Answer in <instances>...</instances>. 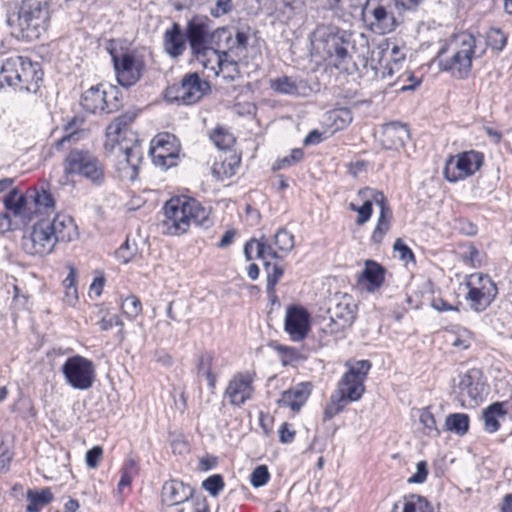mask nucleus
<instances>
[{"instance_id": "13", "label": "nucleus", "mask_w": 512, "mask_h": 512, "mask_svg": "<svg viewBox=\"0 0 512 512\" xmlns=\"http://www.w3.org/2000/svg\"><path fill=\"white\" fill-rule=\"evenodd\" d=\"M61 371L66 383L77 390L90 389L96 377L93 362L81 355L67 358L62 365Z\"/></svg>"}, {"instance_id": "17", "label": "nucleus", "mask_w": 512, "mask_h": 512, "mask_svg": "<svg viewBox=\"0 0 512 512\" xmlns=\"http://www.w3.org/2000/svg\"><path fill=\"white\" fill-rule=\"evenodd\" d=\"M112 61L118 83L125 88L135 85L142 77L145 63L131 53L120 56L112 54Z\"/></svg>"}, {"instance_id": "19", "label": "nucleus", "mask_w": 512, "mask_h": 512, "mask_svg": "<svg viewBox=\"0 0 512 512\" xmlns=\"http://www.w3.org/2000/svg\"><path fill=\"white\" fill-rule=\"evenodd\" d=\"M233 32L231 29L226 27H220L212 31L209 37V54L212 53L216 58V69L214 66L211 67L215 71L216 75L228 66H236L234 61L228 60V51L231 50Z\"/></svg>"}, {"instance_id": "52", "label": "nucleus", "mask_w": 512, "mask_h": 512, "mask_svg": "<svg viewBox=\"0 0 512 512\" xmlns=\"http://www.w3.org/2000/svg\"><path fill=\"white\" fill-rule=\"evenodd\" d=\"M121 309L129 319H135L142 312V303L138 297L130 295L122 301Z\"/></svg>"}, {"instance_id": "22", "label": "nucleus", "mask_w": 512, "mask_h": 512, "mask_svg": "<svg viewBox=\"0 0 512 512\" xmlns=\"http://www.w3.org/2000/svg\"><path fill=\"white\" fill-rule=\"evenodd\" d=\"M284 329L291 340H304L310 331V314L300 305L289 306L286 310Z\"/></svg>"}, {"instance_id": "27", "label": "nucleus", "mask_w": 512, "mask_h": 512, "mask_svg": "<svg viewBox=\"0 0 512 512\" xmlns=\"http://www.w3.org/2000/svg\"><path fill=\"white\" fill-rule=\"evenodd\" d=\"M115 147H117L120 153L119 158L131 168L132 173L130 178L133 180L138 174L139 165L142 162V149L137 138H130L129 140L116 141Z\"/></svg>"}, {"instance_id": "28", "label": "nucleus", "mask_w": 512, "mask_h": 512, "mask_svg": "<svg viewBox=\"0 0 512 512\" xmlns=\"http://www.w3.org/2000/svg\"><path fill=\"white\" fill-rule=\"evenodd\" d=\"M185 32L179 23L173 22L163 35V49L171 58L177 59L182 56L187 47Z\"/></svg>"}, {"instance_id": "47", "label": "nucleus", "mask_w": 512, "mask_h": 512, "mask_svg": "<svg viewBox=\"0 0 512 512\" xmlns=\"http://www.w3.org/2000/svg\"><path fill=\"white\" fill-rule=\"evenodd\" d=\"M347 403L348 402L343 399V396H339L336 393H333L330 397L329 403L325 407L323 420L329 421L334 418L344 410Z\"/></svg>"}, {"instance_id": "48", "label": "nucleus", "mask_w": 512, "mask_h": 512, "mask_svg": "<svg viewBox=\"0 0 512 512\" xmlns=\"http://www.w3.org/2000/svg\"><path fill=\"white\" fill-rule=\"evenodd\" d=\"M375 4L380 8L388 11L389 13H393L392 16H395L396 19L404 22L405 16V5L404 0H374Z\"/></svg>"}, {"instance_id": "53", "label": "nucleus", "mask_w": 512, "mask_h": 512, "mask_svg": "<svg viewBox=\"0 0 512 512\" xmlns=\"http://www.w3.org/2000/svg\"><path fill=\"white\" fill-rule=\"evenodd\" d=\"M362 200H363V204L361 206H358L354 203L349 204V209L351 211H355L358 213V217L356 219V224L359 226L364 225L366 222H368L373 213V208L371 206L370 201L367 199H362Z\"/></svg>"}, {"instance_id": "32", "label": "nucleus", "mask_w": 512, "mask_h": 512, "mask_svg": "<svg viewBox=\"0 0 512 512\" xmlns=\"http://www.w3.org/2000/svg\"><path fill=\"white\" fill-rule=\"evenodd\" d=\"M360 279L365 280L367 290L373 292L382 286L385 279V268L373 260H367Z\"/></svg>"}, {"instance_id": "23", "label": "nucleus", "mask_w": 512, "mask_h": 512, "mask_svg": "<svg viewBox=\"0 0 512 512\" xmlns=\"http://www.w3.org/2000/svg\"><path fill=\"white\" fill-rule=\"evenodd\" d=\"M194 488L183 481L172 479L165 482L161 490L162 509L178 507L192 498Z\"/></svg>"}, {"instance_id": "30", "label": "nucleus", "mask_w": 512, "mask_h": 512, "mask_svg": "<svg viewBox=\"0 0 512 512\" xmlns=\"http://www.w3.org/2000/svg\"><path fill=\"white\" fill-rule=\"evenodd\" d=\"M137 117L136 112H125L116 117L106 128V135L112 142L126 141L136 138V134L130 130V125Z\"/></svg>"}, {"instance_id": "56", "label": "nucleus", "mask_w": 512, "mask_h": 512, "mask_svg": "<svg viewBox=\"0 0 512 512\" xmlns=\"http://www.w3.org/2000/svg\"><path fill=\"white\" fill-rule=\"evenodd\" d=\"M277 350L282 356L281 361L284 366L292 365L302 359L301 353L296 348L280 345Z\"/></svg>"}, {"instance_id": "36", "label": "nucleus", "mask_w": 512, "mask_h": 512, "mask_svg": "<svg viewBox=\"0 0 512 512\" xmlns=\"http://www.w3.org/2000/svg\"><path fill=\"white\" fill-rule=\"evenodd\" d=\"M240 157L236 154H231L225 157L220 162H216L213 166V174L217 179L223 180L234 176L240 166Z\"/></svg>"}, {"instance_id": "63", "label": "nucleus", "mask_w": 512, "mask_h": 512, "mask_svg": "<svg viewBox=\"0 0 512 512\" xmlns=\"http://www.w3.org/2000/svg\"><path fill=\"white\" fill-rule=\"evenodd\" d=\"M295 430L291 428V425L287 422L281 424L279 428V440L284 444L291 443L295 437Z\"/></svg>"}, {"instance_id": "15", "label": "nucleus", "mask_w": 512, "mask_h": 512, "mask_svg": "<svg viewBox=\"0 0 512 512\" xmlns=\"http://www.w3.org/2000/svg\"><path fill=\"white\" fill-rule=\"evenodd\" d=\"M328 308L329 323L327 325L330 333L341 332L353 324L356 318L357 305L349 294H336Z\"/></svg>"}, {"instance_id": "18", "label": "nucleus", "mask_w": 512, "mask_h": 512, "mask_svg": "<svg viewBox=\"0 0 512 512\" xmlns=\"http://www.w3.org/2000/svg\"><path fill=\"white\" fill-rule=\"evenodd\" d=\"M180 145L177 138L169 133L157 135L151 142V157L156 166L168 169L176 165Z\"/></svg>"}, {"instance_id": "59", "label": "nucleus", "mask_w": 512, "mask_h": 512, "mask_svg": "<svg viewBox=\"0 0 512 512\" xmlns=\"http://www.w3.org/2000/svg\"><path fill=\"white\" fill-rule=\"evenodd\" d=\"M103 455V449L101 446H94L86 452L85 462L89 468L95 469L98 467L101 457Z\"/></svg>"}, {"instance_id": "16", "label": "nucleus", "mask_w": 512, "mask_h": 512, "mask_svg": "<svg viewBox=\"0 0 512 512\" xmlns=\"http://www.w3.org/2000/svg\"><path fill=\"white\" fill-rule=\"evenodd\" d=\"M48 219H40L31 228L28 235L22 237V249L32 256H45L53 252L57 243Z\"/></svg>"}, {"instance_id": "31", "label": "nucleus", "mask_w": 512, "mask_h": 512, "mask_svg": "<svg viewBox=\"0 0 512 512\" xmlns=\"http://www.w3.org/2000/svg\"><path fill=\"white\" fill-rule=\"evenodd\" d=\"M48 226L58 242H70L77 235L73 219L66 214H56L52 220L48 219Z\"/></svg>"}, {"instance_id": "12", "label": "nucleus", "mask_w": 512, "mask_h": 512, "mask_svg": "<svg viewBox=\"0 0 512 512\" xmlns=\"http://www.w3.org/2000/svg\"><path fill=\"white\" fill-rule=\"evenodd\" d=\"M482 152L469 150L447 159L443 175L448 182L456 183L473 176L483 165Z\"/></svg>"}, {"instance_id": "57", "label": "nucleus", "mask_w": 512, "mask_h": 512, "mask_svg": "<svg viewBox=\"0 0 512 512\" xmlns=\"http://www.w3.org/2000/svg\"><path fill=\"white\" fill-rule=\"evenodd\" d=\"M214 356L211 352H203L200 354L197 363V371L198 374H202L204 376L212 373V364H213Z\"/></svg>"}, {"instance_id": "7", "label": "nucleus", "mask_w": 512, "mask_h": 512, "mask_svg": "<svg viewBox=\"0 0 512 512\" xmlns=\"http://www.w3.org/2000/svg\"><path fill=\"white\" fill-rule=\"evenodd\" d=\"M80 104L89 113L110 114L123 106V96L117 86L100 83L82 94Z\"/></svg>"}, {"instance_id": "46", "label": "nucleus", "mask_w": 512, "mask_h": 512, "mask_svg": "<svg viewBox=\"0 0 512 512\" xmlns=\"http://www.w3.org/2000/svg\"><path fill=\"white\" fill-rule=\"evenodd\" d=\"M392 214L379 213L377 224L372 232L371 241L375 244L382 243L384 236L391 226Z\"/></svg>"}, {"instance_id": "44", "label": "nucleus", "mask_w": 512, "mask_h": 512, "mask_svg": "<svg viewBox=\"0 0 512 512\" xmlns=\"http://www.w3.org/2000/svg\"><path fill=\"white\" fill-rule=\"evenodd\" d=\"M402 512H434L430 503L421 496L410 495L405 498Z\"/></svg>"}, {"instance_id": "9", "label": "nucleus", "mask_w": 512, "mask_h": 512, "mask_svg": "<svg viewBox=\"0 0 512 512\" xmlns=\"http://www.w3.org/2000/svg\"><path fill=\"white\" fill-rule=\"evenodd\" d=\"M212 21L205 15H194L185 28V36L192 55L207 69L209 55V37Z\"/></svg>"}, {"instance_id": "21", "label": "nucleus", "mask_w": 512, "mask_h": 512, "mask_svg": "<svg viewBox=\"0 0 512 512\" xmlns=\"http://www.w3.org/2000/svg\"><path fill=\"white\" fill-rule=\"evenodd\" d=\"M366 22L370 31L384 35L394 32L402 22L375 4L374 0H367L364 5Z\"/></svg>"}, {"instance_id": "55", "label": "nucleus", "mask_w": 512, "mask_h": 512, "mask_svg": "<svg viewBox=\"0 0 512 512\" xmlns=\"http://www.w3.org/2000/svg\"><path fill=\"white\" fill-rule=\"evenodd\" d=\"M202 487L210 495L217 496L224 488V479L220 474L211 475L203 481Z\"/></svg>"}, {"instance_id": "51", "label": "nucleus", "mask_w": 512, "mask_h": 512, "mask_svg": "<svg viewBox=\"0 0 512 512\" xmlns=\"http://www.w3.org/2000/svg\"><path fill=\"white\" fill-rule=\"evenodd\" d=\"M304 157V152L301 148H295L291 150L290 155L284 156L282 158H278L272 166V170H281L288 168L298 162H300Z\"/></svg>"}, {"instance_id": "42", "label": "nucleus", "mask_w": 512, "mask_h": 512, "mask_svg": "<svg viewBox=\"0 0 512 512\" xmlns=\"http://www.w3.org/2000/svg\"><path fill=\"white\" fill-rule=\"evenodd\" d=\"M210 140L219 150H228L235 143L234 135L225 127L217 126L210 133Z\"/></svg>"}, {"instance_id": "11", "label": "nucleus", "mask_w": 512, "mask_h": 512, "mask_svg": "<svg viewBox=\"0 0 512 512\" xmlns=\"http://www.w3.org/2000/svg\"><path fill=\"white\" fill-rule=\"evenodd\" d=\"M209 90L210 83L193 72L184 75L178 84L169 86L165 98L170 102L190 105L198 102Z\"/></svg>"}, {"instance_id": "24", "label": "nucleus", "mask_w": 512, "mask_h": 512, "mask_svg": "<svg viewBox=\"0 0 512 512\" xmlns=\"http://www.w3.org/2000/svg\"><path fill=\"white\" fill-rule=\"evenodd\" d=\"M410 139L407 124L395 121L384 124L382 127V146L387 150H399Z\"/></svg>"}, {"instance_id": "10", "label": "nucleus", "mask_w": 512, "mask_h": 512, "mask_svg": "<svg viewBox=\"0 0 512 512\" xmlns=\"http://www.w3.org/2000/svg\"><path fill=\"white\" fill-rule=\"evenodd\" d=\"M348 370L343 374L337 385L336 394L343 396L347 402L361 399L365 392L364 382L371 369L369 360H359L354 364H348Z\"/></svg>"}, {"instance_id": "38", "label": "nucleus", "mask_w": 512, "mask_h": 512, "mask_svg": "<svg viewBox=\"0 0 512 512\" xmlns=\"http://www.w3.org/2000/svg\"><path fill=\"white\" fill-rule=\"evenodd\" d=\"M83 119L79 117H72L65 125L64 132L65 134L55 142L54 146L57 150H60L64 147L66 143H76L79 141V131L80 127L83 124Z\"/></svg>"}, {"instance_id": "60", "label": "nucleus", "mask_w": 512, "mask_h": 512, "mask_svg": "<svg viewBox=\"0 0 512 512\" xmlns=\"http://www.w3.org/2000/svg\"><path fill=\"white\" fill-rule=\"evenodd\" d=\"M428 476V465L426 461H420L416 465V472L408 479V483L422 484Z\"/></svg>"}, {"instance_id": "62", "label": "nucleus", "mask_w": 512, "mask_h": 512, "mask_svg": "<svg viewBox=\"0 0 512 512\" xmlns=\"http://www.w3.org/2000/svg\"><path fill=\"white\" fill-rule=\"evenodd\" d=\"M233 9L232 0H217L215 6L211 9V14L214 17H220L231 12Z\"/></svg>"}, {"instance_id": "35", "label": "nucleus", "mask_w": 512, "mask_h": 512, "mask_svg": "<svg viewBox=\"0 0 512 512\" xmlns=\"http://www.w3.org/2000/svg\"><path fill=\"white\" fill-rule=\"evenodd\" d=\"M54 499L50 488L46 487L41 490H28L26 512H40V510L51 503Z\"/></svg>"}, {"instance_id": "29", "label": "nucleus", "mask_w": 512, "mask_h": 512, "mask_svg": "<svg viewBox=\"0 0 512 512\" xmlns=\"http://www.w3.org/2000/svg\"><path fill=\"white\" fill-rule=\"evenodd\" d=\"M313 385L311 382H301L292 388L282 392L278 403L282 407H289L294 412H299L308 400Z\"/></svg>"}, {"instance_id": "5", "label": "nucleus", "mask_w": 512, "mask_h": 512, "mask_svg": "<svg viewBox=\"0 0 512 512\" xmlns=\"http://www.w3.org/2000/svg\"><path fill=\"white\" fill-rule=\"evenodd\" d=\"M455 43L457 49L452 57L443 59V55L448 50V46L445 45L439 50L436 59L442 71L452 72L455 77L466 79L472 69L476 39L472 34L463 32L456 36Z\"/></svg>"}, {"instance_id": "34", "label": "nucleus", "mask_w": 512, "mask_h": 512, "mask_svg": "<svg viewBox=\"0 0 512 512\" xmlns=\"http://www.w3.org/2000/svg\"><path fill=\"white\" fill-rule=\"evenodd\" d=\"M504 402H494L489 405L483 412L484 419V429L488 433H495L500 428V423L498 421L499 417H504L506 415V410L504 409Z\"/></svg>"}, {"instance_id": "1", "label": "nucleus", "mask_w": 512, "mask_h": 512, "mask_svg": "<svg viewBox=\"0 0 512 512\" xmlns=\"http://www.w3.org/2000/svg\"><path fill=\"white\" fill-rule=\"evenodd\" d=\"M162 233L180 236L191 226L208 228L212 225L209 211L196 199L188 196L172 197L163 207Z\"/></svg>"}, {"instance_id": "49", "label": "nucleus", "mask_w": 512, "mask_h": 512, "mask_svg": "<svg viewBox=\"0 0 512 512\" xmlns=\"http://www.w3.org/2000/svg\"><path fill=\"white\" fill-rule=\"evenodd\" d=\"M274 243L279 251L287 254L295 246L294 235L286 228H280L274 235Z\"/></svg>"}, {"instance_id": "26", "label": "nucleus", "mask_w": 512, "mask_h": 512, "mask_svg": "<svg viewBox=\"0 0 512 512\" xmlns=\"http://www.w3.org/2000/svg\"><path fill=\"white\" fill-rule=\"evenodd\" d=\"M270 88L278 94L293 97L307 96L310 92V87L305 80L287 75L271 79Z\"/></svg>"}, {"instance_id": "45", "label": "nucleus", "mask_w": 512, "mask_h": 512, "mask_svg": "<svg viewBox=\"0 0 512 512\" xmlns=\"http://www.w3.org/2000/svg\"><path fill=\"white\" fill-rule=\"evenodd\" d=\"M486 44L492 50L501 52L507 44V35L502 29L492 27L486 33Z\"/></svg>"}, {"instance_id": "37", "label": "nucleus", "mask_w": 512, "mask_h": 512, "mask_svg": "<svg viewBox=\"0 0 512 512\" xmlns=\"http://www.w3.org/2000/svg\"><path fill=\"white\" fill-rule=\"evenodd\" d=\"M305 0H276V11L287 21L301 14L305 9Z\"/></svg>"}, {"instance_id": "8", "label": "nucleus", "mask_w": 512, "mask_h": 512, "mask_svg": "<svg viewBox=\"0 0 512 512\" xmlns=\"http://www.w3.org/2000/svg\"><path fill=\"white\" fill-rule=\"evenodd\" d=\"M465 286L468 292L465 300L476 313L484 312L498 295V287L488 274L473 273L466 277Z\"/></svg>"}, {"instance_id": "43", "label": "nucleus", "mask_w": 512, "mask_h": 512, "mask_svg": "<svg viewBox=\"0 0 512 512\" xmlns=\"http://www.w3.org/2000/svg\"><path fill=\"white\" fill-rule=\"evenodd\" d=\"M420 423L424 427V434L430 437H439L441 431L437 426L435 415L431 411V406L422 408L419 415Z\"/></svg>"}, {"instance_id": "33", "label": "nucleus", "mask_w": 512, "mask_h": 512, "mask_svg": "<svg viewBox=\"0 0 512 512\" xmlns=\"http://www.w3.org/2000/svg\"><path fill=\"white\" fill-rule=\"evenodd\" d=\"M22 67V57H10L6 59L0 70V81L6 82L9 86L17 87Z\"/></svg>"}, {"instance_id": "6", "label": "nucleus", "mask_w": 512, "mask_h": 512, "mask_svg": "<svg viewBox=\"0 0 512 512\" xmlns=\"http://www.w3.org/2000/svg\"><path fill=\"white\" fill-rule=\"evenodd\" d=\"M65 175H78L90 181L96 186L105 182L104 165L89 150L72 149L63 160Z\"/></svg>"}, {"instance_id": "2", "label": "nucleus", "mask_w": 512, "mask_h": 512, "mask_svg": "<svg viewBox=\"0 0 512 512\" xmlns=\"http://www.w3.org/2000/svg\"><path fill=\"white\" fill-rule=\"evenodd\" d=\"M316 49L322 54L328 65L351 74L355 63L349 49L351 34L332 25H318L313 32Z\"/></svg>"}, {"instance_id": "14", "label": "nucleus", "mask_w": 512, "mask_h": 512, "mask_svg": "<svg viewBox=\"0 0 512 512\" xmlns=\"http://www.w3.org/2000/svg\"><path fill=\"white\" fill-rule=\"evenodd\" d=\"M256 372L254 370H244L236 372L229 379L223 393L224 399L236 408L242 407L251 401L255 395Z\"/></svg>"}, {"instance_id": "50", "label": "nucleus", "mask_w": 512, "mask_h": 512, "mask_svg": "<svg viewBox=\"0 0 512 512\" xmlns=\"http://www.w3.org/2000/svg\"><path fill=\"white\" fill-rule=\"evenodd\" d=\"M258 259H261L263 263L269 261L268 259H282V256L272 247L265 236L257 239V255Z\"/></svg>"}, {"instance_id": "61", "label": "nucleus", "mask_w": 512, "mask_h": 512, "mask_svg": "<svg viewBox=\"0 0 512 512\" xmlns=\"http://www.w3.org/2000/svg\"><path fill=\"white\" fill-rule=\"evenodd\" d=\"M13 459V452L4 442L0 444V471L7 472Z\"/></svg>"}, {"instance_id": "25", "label": "nucleus", "mask_w": 512, "mask_h": 512, "mask_svg": "<svg viewBox=\"0 0 512 512\" xmlns=\"http://www.w3.org/2000/svg\"><path fill=\"white\" fill-rule=\"evenodd\" d=\"M19 81L16 89L36 93L43 80V71L38 62L22 57Z\"/></svg>"}, {"instance_id": "40", "label": "nucleus", "mask_w": 512, "mask_h": 512, "mask_svg": "<svg viewBox=\"0 0 512 512\" xmlns=\"http://www.w3.org/2000/svg\"><path fill=\"white\" fill-rule=\"evenodd\" d=\"M264 270L267 274L266 291L269 296L276 298L275 287L284 274L283 267L278 263L264 262Z\"/></svg>"}, {"instance_id": "54", "label": "nucleus", "mask_w": 512, "mask_h": 512, "mask_svg": "<svg viewBox=\"0 0 512 512\" xmlns=\"http://www.w3.org/2000/svg\"><path fill=\"white\" fill-rule=\"evenodd\" d=\"M270 479V472L266 465L257 466L250 475V483L255 488L265 486Z\"/></svg>"}, {"instance_id": "4", "label": "nucleus", "mask_w": 512, "mask_h": 512, "mask_svg": "<svg viewBox=\"0 0 512 512\" xmlns=\"http://www.w3.org/2000/svg\"><path fill=\"white\" fill-rule=\"evenodd\" d=\"M3 202L5 208L15 216L27 218L32 213H48L55 208V200L44 185L27 190L25 195L14 188L4 197Z\"/></svg>"}, {"instance_id": "39", "label": "nucleus", "mask_w": 512, "mask_h": 512, "mask_svg": "<svg viewBox=\"0 0 512 512\" xmlns=\"http://www.w3.org/2000/svg\"><path fill=\"white\" fill-rule=\"evenodd\" d=\"M358 197L360 199L369 200L372 207L373 204L378 205L380 207V213H384L386 215L392 214V210L389 207L387 199L382 191L370 187H364L358 191Z\"/></svg>"}, {"instance_id": "58", "label": "nucleus", "mask_w": 512, "mask_h": 512, "mask_svg": "<svg viewBox=\"0 0 512 512\" xmlns=\"http://www.w3.org/2000/svg\"><path fill=\"white\" fill-rule=\"evenodd\" d=\"M394 251L398 252L399 258L408 263L409 261H415V256L412 250L404 243L401 238H397L394 245Z\"/></svg>"}, {"instance_id": "3", "label": "nucleus", "mask_w": 512, "mask_h": 512, "mask_svg": "<svg viewBox=\"0 0 512 512\" xmlns=\"http://www.w3.org/2000/svg\"><path fill=\"white\" fill-rule=\"evenodd\" d=\"M49 0H21L17 14L8 17V24L18 38L32 41L47 30L50 21Z\"/></svg>"}, {"instance_id": "41", "label": "nucleus", "mask_w": 512, "mask_h": 512, "mask_svg": "<svg viewBox=\"0 0 512 512\" xmlns=\"http://www.w3.org/2000/svg\"><path fill=\"white\" fill-rule=\"evenodd\" d=\"M470 419L465 413H452L446 417L445 429L460 436L465 435L469 430Z\"/></svg>"}, {"instance_id": "64", "label": "nucleus", "mask_w": 512, "mask_h": 512, "mask_svg": "<svg viewBox=\"0 0 512 512\" xmlns=\"http://www.w3.org/2000/svg\"><path fill=\"white\" fill-rule=\"evenodd\" d=\"M334 121L336 122L337 119L341 121V124L339 125L340 128H343L350 124L352 122V113L349 109H339L333 112Z\"/></svg>"}, {"instance_id": "20", "label": "nucleus", "mask_w": 512, "mask_h": 512, "mask_svg": "<svg viewBox=\"0 0 512 512\" xmlns=\"http://www.w3.org/2000/svg\"><path fill=\"white\" fill-rule=\"evenodd\" d=\"M485 391L483 375L479 369H469L463 374H459L458 382H454L453 392L458 398L465 402L469 401L477 403L482 400Z\"/></svg>"}]
</instances>
